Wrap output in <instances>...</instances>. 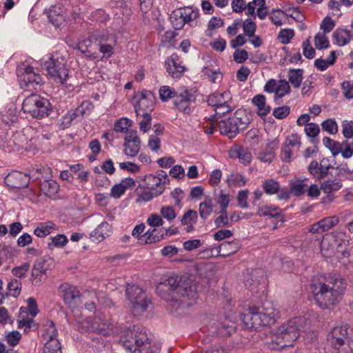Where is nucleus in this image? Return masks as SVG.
<instances>
[{
    "label": "nucleus",
    "mask_w": 353,
    "mask_h": 353,
    "mask_svg": "<svg viewBox=\"0 0 353 353\" xmlns=\"http://www.w3.org/2000/svg\"><path fill=\"white\" fill-rule=\"evenodd\" d=\"M160 214L162 219H165L169 223H172L176 217V213L172 206L164 205L160 209Z\"/></svg>",
    "instance_id": "53"
},
{
    "label": "nucleus",
    "mask_w": 353,
    "mask_h": 353,
    "mask_svg": "<svg viewBox=\"0 0 353 353\" xmlns=\"http://www.w3.org/2000/svg\"><path fill=\"white\" fill-rule=\"evenodd\" d=\"M336 60L335 51H331L326 59H318L314 61V65L321 71L325 70L329 66L334 64Z\"/></svg>",
    "instance_id": "41"
},
{
    "label": "nucleus",
    "mask_w": 353,
    "mask_h": 353,
    "mask_svg": "<svg viewBox=\"0 0 353 353\" xmlns=\"http://www.w3.org/2000/svg\"><path fill=\"white\" fill-rule=\"evenodd\" d=\"M223 25V21L221 19L217 17L212 18L208 25V29L206 30V35L212 37L214 34V30L221 27Z\"/></svg>",
    "instance_id": "60"
},
{
    "label": "nucleus",
    "mask_w": 353,
    "mask_h": 353,
    "mask_svg": "<svg viewBox=\"0 0 353 353\" xmlns=\"http://www.w3.org/2000/svg\"><path fill=\"white\" fill-rule=\"evenodd\" d=\"M199 212L203 219H206L210 216L213 212V203L211 198H205L204 201L199 204Z\"/></svg>",
    "instance_id": "38"
},
{
    "label": "nucleus",
    "mask_w": 353,
    "mask_h": 353,
    "mask_svg": "<svg viewBox=\"0 0 353 353\" xmlns=\"http://www.w3.org/2000/svg\"><path fill=\"white\" fill-rule=\"evenodd\" d=\"M303 75V70L302 69H292L289 70L288 79L294 88H299L301 86Z\"/></svg>",
    "instance_id": "40"
},
{
    "label": "nucleus",
    "mask_w": 353,
    "mask_h": 353,
    "mask_svg": "<svg viewBox=\"0 0 353 353\" xmlns=\"http://www.w3.org/2000/svg\"><path fill=\"white\" fill-rule=\"evenodd\" d=\"M57 229V225L52 221H47L38 223L34 230V234L40 238L49 235L52 230Z\"/></svg>",
    "instance_id": "34"
},
{
    "label": "nucleus",
    "mask_w": 353,
    "mask_h": 353,
    "mask_svg": "<svg viewBox=\"0 0 353 353\" xmlns=\"http://www.w3.org/2000/svg\"><path fill=\"white\" fill-rule=\"evenodd\" d=\"M353 1H330L328 4L329 8L332 10L333 15L339 17L341 15V7L344 5L349 7L352 5Z\"/></svg>",
    "instance_id": "55"
},
{
    "label": "nucleus",
    "mask_w": 353,
    "mask_h": 353,
    "mask_svg": "<svg viewBox=\"0 0 353 353\" xmlns=\"http://www.w3.org/2000/svg\"><path fill=\"white\" fill-rule=\"evenodd\" d=\"M51 109L49 100L37 94L26 97L22 104L23 112L36 119H42L48 116Z\"/></svg>",
    "instance_id": "7"
},
{
    "label": "nucleus",
    "mask_w": 353,
    "mask_h": 353,
    "mask_svg": "<svg viewBox=\"0 0 353 353\" xmlns=\"http://www.w3.org/2000/svg\"><path fill=\"white\" fill-rule=\"evenodd\" d=\"M330 160L326 158L322 159L319 162L312 161L307 167L309 173L315 179L321 180L326 177L330 169H332Z\"/></svg>",
    "instance_id": "18"
},
{
    "label": "nucleus",
    "mask_w": 353,
    "mask_h": 353,
    "mask_svg": "<svg viewBox=\"0 0 353 353\" xmlns=\"http://www.w3.org/2000/svg\"><path fill=\"white\" fill-rule=\"evenodd\" d=\"M146 223L151 228H159L163 225L164 221L161 214L152 213L148 216Z\"/></svg>",
    "instance_id": "57"
},
{
    "label": "nucleus",
    "mask_w": 353,
    "mask_h": 353,
    "mask_svg": "<svg viewBox=\"0 0 353 353\" xmlns=\"http://www.w3.org/2000/svg\"><path fill=\"white\" fill-rule=\"evenodd\" d=\"M176 11L180 14L179 17H182L185 23L195 20L199 14L197 9H194L192 7L190 6L179 8Z\"/></svg>",
    "instance_id": "36"
},
{
    "label": "nucleus",
    "mask_w": 353,
    "mask_h": 353,
    "mask_svg": "<svg viewBox=\"0 0 353 353\" xmlns=\"http://www.w3.org/2000/svg\"><path fill=\"white\" fill-rule=\"evenodd\" d=\"M232 95L230 91L226 90L223 92H215L210 95L208 99V103L214 108L228 103L230 101Z\"/></svg>",
    "instance_id": "26"
},
{
    "label": "nucleus",
    "mask_w": 353,
    "mask_h": 353,
    "mask_svg": "<svg viewBox=\"0 0 353 353\" xmlns=\"http://www.w3.org/2000/svg\"><path fill=\"white\" fill-rule=\"evenodd\" d=\"M342 187V183L338 178L334 179H327L323 181L321 185V189L326 194H330L338 191Z\"/></svg>",
    "instance_id": "37"
},
{
    "label": "nucleus",
    "mask_w": 353,
    "mask_h": 353,
    "mask_svg": "<svg viewBox=\"0 0 353 353\" xmlns=\"http://www.w3.org/2000/svg\"><path fill=\"white\" fill-rule=\"evenodd\" d=\"M18 80L20 88L24 91H33L40 85L42 78L34 72L31 66L20 68L17 70Z\"/></svg>",
    "instance_id": "10"
},
{
    "label": "nucleus",
    "mask_w": 353,
    "mask_h": 353,
    "mask_svg": "<svg viewBox=\"0 0 353 353\" xmlns=\"http://www.w3.org/2000/svg\"><path fill=\"white\" fill-rule=\"evenodd\" d=\"M233 152L236 154V156L239 159L242 163L246 165L250 163L252 160V154L248 149L237 148Z\"/></svg>",
    "instance_id": "52"
},
{
    "label": "nucleus",
    "mask_w": 353,
    "mask_h": 353,
    "mask_svg": "<svg viewBox=\"0 0 353 353\" xmlns=\"http://www.w3.org/2000/svg\"><path fill=\"white\" fill-rule=\"evenodd\" d=\"M165 228H152L145 232V244L159 242L164 239Z\"/></svg>",
    "instance_id": "29"
},
{
    "label": "nucleus",
    "mask_w": 353,
    "mask_h": 353,
    "mask_svg": "<svg viewBox=\"0 0 353 353\" xmlns=\"http://www.w3.org/2000/svg\"><path fill=\"white\" fill-rule=\"evenodd\" d=\"M43 353H62L59 340L46 341L43 347Z\"/></svg>",
    "instance_id": "56"
},
{
    "label": "nucleus",
    "mask_w": 353,
    "mask_h": 353,
    "mask_svg": "<svg viewBox=\"0 0 353 353\" xmlns=\"http://www.w3.org/2000/svg\"><path fill=\"white\" fill-rule=\"evenodd\" d=\"M30 269V263H25L19 266L14 267L12 270V274L17 278H25Z\"/></svg>",
    "instance_id": "62"
},
{
    "label": "nucleus",
    "mask_w": 353,
    "mask_h": 353,
    "mask_svg": "<svg viewBox=\"0 0 353 353\" xmlns=\"http://www.w3.org/2000/svg\"><path fill=\"white\" fill-rule=\"evenodd\" d=\"M145 224L140 223L137 225L132 232V235L133 237L136 238L140 243L145 244V241H143V237L145 236Z\"/></svg>",
    "instance_id": "64"
},
{
    "label": "nucleus",
    "mask_w": 353,
    "mask_h": 353,
    "mask_svg": "<svg viewBox=\"0 0 353 353\" xmlns=\"http://www.w3.org/2000/svg\"><path fill=\"white\" fill-rule=\"evenodd\" d=\"M252 104L256 108V113L260 117H265L270 113L271 108L266 103V98L263 94L255 95L252 99Z\"/></svg>",
    "instance_id": "28"
},
{
    "label": "nucleus",
    "mask_w": 353,
    "mask_h": 353,
    "mask_svg": "<svg viewBox=\"0 0 353 353\" xmlns=\"http://www.w3.org/2000/svg\"><path fill=\"white\" fill-rule=\"evenodd\" d=\"M165 65L167 72L173 78L181 77L185 70L180 57L176 54H172L168 57L165 61Z\"/></svg>",
    "instance_id": "20"
},
{
    "label": "nucleus",
    "mask_w": 353,
    "mask_h": 353,
    "mask_svg": "<svg viewBox=\"0 0 353 353\" xmlns=\"http://www.w3.org/2000/svg\"><path fill=\"white\" fill-rule=\"evenodd\" d=\"M79 121L74 111L65 114L61 119L60 125L63 129L69 128L74 121Z\"/></svg>",
    "instance_id": "58"
},
{
    "label": "nucleus",
    "mask_w": 353,
    "mask_h": 353,
    "mask_svg": "<svg viewBox=\"0 0 353 353\" xmlns=\"http://www.w3.org/2000/svg\"><path fill=\"white\" fill-rule=\"evenodd\" d=\"M236 123L234 122L232 117L228 119H222L218 126L221 134L228 137L230 139L234 138L239 132Z\"/></svg>",
    "instance_id": "25"
},
{
    "label": "nucleus",
    "mask_w": 353,
    "mask_h": 353,
    "mask_svg": "<svg viewBox=\"0 0 353 353\" xmlns=\"http://www.w3.org/2000/svg\"><path fill=\"white\" fill-rule=\"evenodd\" d=\"M34 318L27 313V308L21 307L17 320L18 327L20 329L23 328L25 331L30 330L32 327L35 326Z\"/></svg>",
    "instance_id": "27"
},
{
    "label": "nucleus",
    "mask_w": 353,
    "mask_h": 353,
    "mask_svg": "<svg viewBox=\"0 0 353 353\" xmlns=\"http://www.w3.org/2000/svg\"><path fill=\"white\" fill-rule=\"evenodd\" d=\"M58 293L64 303L70 307H73L81 302L79 290L76 286L68 283H62L58 289Z\"/></svg>",
    "instance_id": "13"
},
{
    "label": "nucleus",
    "mask_w": 353,
    "mask_h": 353,
    "mask_svg": "<svg viewBox=\"0 0 353 353\" xmlns=\"http://www.w3.org/2000/svg\"><path fill=\"white\" fill-rule=\"evenodd\" d=\"M120 342L129 353H152L151 342L146 334L133 327L123 331Z\"/></svg>",
    "instance_id": "5"
},
{
    "label": "nucleus",
    "mask_w": 353,
    "mask_h": 353,
    "mask_svg": "<svg viewBox=\"0 0 353 353\" xmlns=\"http://www.w3.org/2000/svg\"><path fill=\"white\" fill-rule=\"evenodd\" d=\"M307 185L302 180H292L290 182L291 194L294 196L302 195L306 190Z\"/></svg>",
    "instance_id": "44"
},
{
    "label": "nucleus",
    "mask_w": 353,
    "mask_h": 353,
    "mask_svg": "<svg viewBox=\"0 0 353 353\" xmlns=\"http://www.w3.org/2000/svg\"><path fill=\"white\" fill-rule=\"evenodd\" d=\"M197 220V213L194 210H190L185 213L181 219V224L183 225H188L189 224H194Z\"/></svg>",
    "instance_id": "63"
},
{
    "label": "nucleus",
    "mask_w": 353,
    "mask_h": 353,
    "mask_svg": "<svg viewBox=\"0 0 353 353\" xmlns=\"http://www.w3.org/2000/svg\"><path fill=\"white\" fill-rule=\"evenodd\" d=\"M301 145V138L297 134H291L285 139L281 148V158L283 161L290 162L293 159V153L299 150Z\"/></svg>",
    "instance_id": "17"
},
{
    "label": "nucleus",
    "mask_w": 353,
    "mask_h": 353,
    "mask_svg": "<svg viewBox=\"0 0 353 353\" xmlns=\"http://www.w3.org/2000/svg\"><path fill=\"white\" fill-rule=\"evenodd\" d=\"M135 185V181L131 177H127L115 184L110 190V196L114 199L120 198L125 192Z\"/></svg>",
    "instance_id": "24"
},
{
    "label": "nucleus",
    "mask_w": 353,
    "mask_h": 353,
    "mask_svg": "<svg viewBox=\"0 0 353 353\" xmlns=\"http://www.w3.org/2000/svg\"><path fill=\"white\" fill-rule=\"evenodd\" d=\"M324 145L327 148L333 156H336L342 151L343 146H344V142L339 143L330 137H324L323 139Z\"/></svg>",
    "instance_id": "39"
},
{
    "label": "nucleus",
    "mask_w": 353,
    "mask_h": 353,
    "mask_svg": "<svg viewBox=\"0 0 353 353\" xmlns=\"http://www.w3.org/2000/svg\"><path fill=\"white\" fill-rule=\"evenodd\" d=\"M93 108V104L90 101H84L74 110V112L80 120L83 117L89 115Z\"/></svg>",
    "instance_id": "42"
},
{
    "label": "nucleus",
    "mask_w": 353,
    "mask_h": 353,
    "mask_svg": "<svg viewBox=\"0 0 353 353\" xmlns=\"http://www.w3.org/2000/svg\"><path fill=\"white\" fill-rule=\"evenodd\" d=\"M315 47L318 50L327 48L330 46V42L327 37L323 32H318L314 37Z\"/></svg>",
    "instance_id": "54"
},
{
    "label": "nucleus",
    "mask_w": 353,
    "mask_h": 353,
    "mask_svg": "<svg viewBox=\"0 0 353 353\" xmlns=\"http://www.w3.org/2000/svg\"><path fill=\"white\" fill-rule=\"evenodd\" d=\"M232 200V196L222 190L215 196V201L216 204L219 205L220 210H227Z\"/></svg>",
    "instance_id": "43"
},
{
    "label": "nucleus",
    "mask_w": 353,
    "mask_h": 353,
    "mask_svg": "<svg viewBox=\"0 0 353 353\" xmlns=\"http://www.w3.org/2000/svg\"><path fill=\"white\" fill-rule=\"evenodd\" d=\"M196 101L194 94L185 87L176 90V94L173 100L174 108L185 114H190L194 108Z\"/></svg>",
    "instance_id": "11"
},
{
    "label": "nucleus",
    "mask_w": 353,
    "mask_h": 353,
    "mask_svg": "<svg viewBox=\"0 0 353 353\" xmlns=\"http://www.w3.org/2000/svg\"><path fill=\"white\" fill-rule=\"evenodd\" d=\"M327 339L339 353H353V327L336 326L328 333Z\"/></svg>",
    "instance_id": "6"
},
{
    "label": "nucleus",
    "mask_w": 353,
    "mask_h": 353,
    "mask_svg": "<svg viewBox=\"0 0 353 353\" xmlns=\"http://www.w3.org/2000/svg\"><path fill=\"white\" fill-rule=\"evenodd\" d=\"M304 317L296 316L271 332L270 341L268 342L269 348L281 350L285 347L292 346L293 343L299 337L300 332L305 325Z\"/></svg>",
    "instance_id": "3"
},
{
    "label": "nucleus",
    "mask_w": 353,
    "mask_h": 353,
    "mask_svg": "<svg viewBox=\"0 0 353 353\" xmlns=\"http://www.w3.org/2000/svg\"><path fill=\"white\" fill-rule=\"evenodd\" d=\"M59 189V184L54 180H46L41 185V190L43 194L50 198H54L57 196Z\"/></svg>",
    "instance_id": "35"
},
{
    "label": "nucleus",
    "mask_w": 353,
    "mask_h": 353,
    "mask_svg": "<svg viewBox=\"0 0 353 353\" xmlns=\"http://www.w3.org/2000/svg\"><path fill=\"white\" fill-rule=\"evenodd\" d=\"M239 250V245L235 242H224L216 248V254L214 255L213 248H209L203 252L204 256L212 257L213 256H228L236 253Z\"/></svg>",
    "instance_id": "22"
},
{
    "label": "nucleus",
    "mask_w": 353,
    "mask_h": 353,
    "mask_svg": "<svg viewBox=\"0 0 353 353\" xmlns=\"http://www.w3.org/2000/svg\"><path fill=\"white\" fill-rule=\"evenodd\" d=\"M166 288L171 291H176V294L180 296L179 301L182 307L194 305L198 299L196 284L186 276L179 277L171 274L157 285V290L161 297L169 300V295L163 293Z\"/></svg>",
    "instance_id": "2"
},
{
    "label": "nucleus",
    "mask_w": 353,
    "mask_h": 353,
    "mask_svg": "<svg viewBox=\"0 0 353 353\" xmlns=\"http://www.w3.org/2000/svg\"><path fill=\"white\" fill-rule=\"evenodd\" d=\"M320 222L325 232H327L339 223V219L336 216H331L322 219Z\"/></svg>",
    "instance_id": "59"
},
{
    "label": "nucleus",
    "mask_w": 353,
    "mask_h": 353,
    "mask_svg": "<svg viewBox=\"0 0 353 353\" xmlns=\"http://www.w3.org/2000/svg\"><path fill=\"white\" fill-rule=\"evenodd\" d=\"M232 119L239 131L245 130L251 121L250 114L243 109L237 110Z\"/></svg>",
    "instance_id": "31"
},
{
    "label": "nucleus",
    "mask_w": 353,
    "mask_h": 353,
    "mask_svg": "<svg viewBox=\"0 0 353 353\" xmlns=\"http://www.w3.org/2000/svg\"><path fill=\"white\" fill-rule=\"evenodd\" d=\"M333 39L339 46L347 45L352 39L353 34L345 28H337L333 33Z\"/></svg>",
    "instance_id": "32"
},
{
    "label": "nucleus",
    "mask_w": 353,
    "mask_h": 353,
    "mask_svg": "<svg viewBox=\"0 0 353 353\" xmlns=\"http://www.w3.org/2000/svg\"><path fill=\"white\" fill-rule=\"evenodd\" d=\"M126 295L134 313H142L148 307L150 301L146 299L143 290L139 286L137 285H128Z\"/></svg>",
    "instance_id": "9"
},
{
    "label": "nucleus",
    "mask_w": 353,
    "mask_h": 353,
    "mask_svg": "<svg viewBox=\"0 0 353 353\" xmlns=\"http://www.w3.org/2000/svg\"><path fill=\"white\" fill-rule=\"evenodd\" d=\"M279 317V312L271 302H265L260 307H251L247 314L241 316L248 329H261L274 324Z\"/></svg>",
    "instance_id": "4"
},
{
    "label": "nucleus",
    "mask_w": 353,
    "mask_h": 353,
    "mask_svg": "<svg viewBox=\"0 0 353 353\" xmlns=\"http://www.w3.org/2000/svg\"><path fill=\"white\" fill-rule=\"evenodd\" d=\"M263 188L266 194H274L280 190V185L276 180L268 179L264 181Z\"/></svg>",
    "instance_id": "47"
},
{
    "label": "nucleus",
    "mask_w": 353,
    "mask_h": 353,
    "mask_svg": "<svg viewBox=\"0 0 353 353\" xmlns=\"http://www.w3.org/2000/svg\"><path fill=\"white\" fill-rule=\"evenodd\" d=\"M242 28L244 34L247 37L254 36L256 30V25L251 19L245 20Z\"/></svg>",
    "instance_id": "61"
},
{
    "label": "nucleus",
    "mask_w": 353,
    "mask_h": 353,
    "mask_svg": "<svg viewBox=\"0 0 353 353\" xmlns=\"http://www.w3.org/2000/svg\"><path fill=\"white\" fill-rule=\"evenodd\" d=\"M45 327L43 336L47 341H51L53 339L58 340L57 339L58 332L52 321H48L45 325Z\"/></svg>",
    "instance_id": "48"
},
{
    "label": "nucleus",
    "mask_w": 353,
    "mask_h": 353,
    "mask_svg": "<svg viewBox=\"0 0 353 353\" xmlns=\"http://www.w3.org/2000/svg\"><path fill=\"white\" fill-rule=\"evenodd\" d=\"M124 143V153L128 157H134L139 152L141 148V141L137 136V132L132 130L125 134Z\"/></svg>",
    "instance_id": "19"
},
{
    "label": "nucleus",
    "mask_w": 353,
    "mask_h": 353,
    "mask_svg": "<svg viewBox=\"0 0 353 353\" xmlns=\"http://www.w3.org/2000/svg\"><path fill=\"white\" fill-rule=\"evenodd\" d=\"M80 329L82 331L97 332L104 336L110 334L112 330L111 325L100 317H96L94 319L87 318L81 323Z\"/></svg>",
    "instance_id": "14"
},
{
    "label": "nucleus",
    "mask_w": 353,
    "mask_h": 353,
    "mask_svg": "<svg viewBox=\"0 0 353 353\" xmlns=\"http://www.w3.org/2000/svg\"><path fill=\"white\" fill-rule=\"evenodd\" d=\"M159 98L162 101H168L169 99L174 100L176 90L168 85H163L159 90Z\"/></svg>",
    "instance_id": "50"
},
{
    "label": "nucleus",
    "mask_w": 353,
    "mask_h": 353,
    "mask_svg": "<svg viewBox=\"0 0 353 353\" xmlns=\"http://www.w3.org/2000/svg\"><path fill=\"white\" fill-rule=\"evenodd\" d=\"M146 187L156 192V196H159L165 190V185L169 182V178L165 172L159 170L156 174H148L144 179Z\"/></svg>",
    "instance_id": "15"
},
{
    "label": "nucleus",
    "mask_w": 353,
    "mask_h": 353,
    "mask_svg": "<svg viewBox=\"0 0 353 353\" xmlns=\"http://www.w3.org/2000/svg\"><path fill=\"white\" fill-rule=\"evenodd\" d=\"M21 282L17 279H12L8 282L7 289L8 290L9 295L17 297L20 295L21 291Z\"/></svg>",
    "instance_id": "46"
},
{
    "label": "nucleus",
    "mask_w": 353,
    "mask_h": 353,
    "mask_svg": "<svg viewBox=\"0 0 353 353\" xmlns=\"http://www.w3.org/2000/svg\"><path fill=\"white\" fill-rule=\"evenodd\" d=\"M99 42V50L103 54V58H110L114 54V47L117 45L116 38L114 35L108 33H99L94 36Z\"/></svg>",
    "instance_id": "16"
},
{
    "label": "nucleus",
    "mask_w": 353,
    "mask_h": 353,
    "mask_svg": "<svg viewBox=\"0 0 353 353\" xmlns=\"http://www.w3.org/2000/svg\"><path fill=\"white\" fill-rule=\"evenodd\" d=\"M50 242L48 243V247L50 248H63L64 247L68 242V239L65 234H57L55 236H52L50 238Z\"/></svg>",
    "instance_id": "51"
},
{
    "label": "nucleus",
    "mask_w": 353,
    "mask_h": 353,
    "mask_svg": "<svg viewBox=\"0 0 353 353\" xmlns=\"http://www.w3.org/2000/svg\"><path fill=\"white\" fill-rule=\"evenodd\" d=\"M134 110L137 115L144 113L151 114L154 109L155 97L152 92L143 90L134 96Z\"/></svg>",
    "instance_id": "12"
},
{
    "label": "nucleus",
    "mask_w": 353,
    "mask_h": 353,
    "mask_svg": "<svg viewBox=\"0 0 353 353\" xmlns=\"http://www.w3.org/2000/svg\"><path fill=\"white\" fill-rule=\"evenodd\" d=\"M48 74L57 83L64 84L68 79L69 71L65 59L58 54L51 56L45 64Z\"/></svg>",
    "instance_id": "8"
},
{
    "label": "nucleus",
    "mask_w": 353,
    "mask_h": 353,
    "mask_svg": "<svg viewBox=\"0 0 353 353\" xmlns=\"http://www.w3.org/2000/svg\"><path fill=\"white\" fill-rule=\"evenodd\" d=\"M112 233V227L106 221L102 222L99 226L92 232L91 237L94 241L101 242L106 237L109 236Z\"/></svg>",
    "instance_id": "30"
},
{
    "label": "nucleus",
    "mask_w": 353,
    "mask_h": 353,
    "mask_svg": "<svg viewBox=\"0 0 353 353\" xmlns=\"http://www.w3.org/2000/svg\"><path fill=\"white\" fill-rule=\"evenodd\" d=\"M281 208L273 205L261 204L258 207L257 214L260 216L276 217L281 214Z\"/></svg>",
    "instance_id": "33"
},
{
    "label": "nucleus",
    "mask_w": 353,
    "mask_h": 353,
    "mask_svg": "<svg viewBox=\"0 0 353 353\" xmlns=\"http://www.w3.org/2000/svg\"><path fill=\"white\" fill-rule=\"evenodd\" d=\"M30 177L29 175L19 171L9 173L5 178V183L12 188H23L28 186Z\"/></svg>",
    "instance_id": "21"
},
{
    "label": "nucleus",
    "mask_w": 353,
    "mask_h": 353,
    "mask_svg": "<svg viewBox=\"0 0 353 353\" xmlns=\"http://www.w3.org/2000/svg\"><path fill=\"white\" fill-rule=\"evenodd\" d=\"M345 289L346 283L342 278L323 281L314 279L310 286L314 301L321 309H328L336 305L341 300Z\"/></svg>",
    "instance_id": "1"
},
{
    "label": "nucleus",
    "mask_w": 353,
    "mask_h": 353,
    "mask_svg": "<svg viewBox=\"0 0 353 353\" xmlns=\"http://www.w3.org/2000/svg\"><path fill=\"white\" fill-rule=\"evenodd\" d=\"M47 14L50 22L57 28L61 26L65 21V10L60 2L51 6Z\"/></svg>",
    "instance_id": "23"
},
{
    "label": "nucleus",
    "mask_w": 353,
    "mask_h": 353,
    "mask_svg": "<svg viewBox=\"0 0 353 353\" xmlns=\"http://www.w3.org/2000/svg\"><path fill=\"white\" fill-rule=\"evenodd\" d=\"M290 92V86L285 80H279L275 92L274 100L277 101Z\"/></svg>",
    "instance_id": "45"
},
{
    "label": "nucleus",
    "mask_w": 353,
    "mask_h": 353,
    "mask_svg": "<svg viewBox=\"0 0 353 353\" xmlns=\"http://www.w3.org/2000/svg\"><path fill=\"white\" fill-rule=\"evenodd\" d=\"M132 123L130 119L122 117L115 122L114 130L117 132H125L127 134L129 132L128 128L132 125Z\"/></svg>",
    "instance_id": "49"
}]
</instances>
